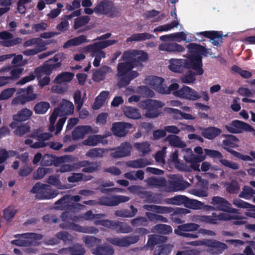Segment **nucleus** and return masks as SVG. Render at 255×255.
<instances>
[{
  "instance_id": "f257e3e1",
  "label": "nucleus",
  "mask_w": 255,
  "mask_h": 255,
  "mask_svg": "<svg viewBox=\"0 0 255 255\" xmlns=\"http://www.w3.org/2000/svg\"><path fill=\"white\" fill-rule=\"evenodd\" d=\"M189 55L187 59H172L169 60V68L174 72H180L184 67L192 69L196 71L197 75L203 74L201 55H206L207 50L202 46L190 43L187 46Z\"/></svg>"
},
{
  "instance_id": "f03ea898",
  "label": "nucleus",
  "mask_w": 255,
  "mask_h": 255,
  "mask_svg": "<svg viewBox=\"0 0 255 255\" xmlns=\"http://www.w3.org/2000/svg\"><path fill=\"white\" fill-rule=\"evenodd\" d=\"M173 176V179L169 181V185H168L165 180L161 178H152L150 180L149 183L154 186L163 187L164 190L167 192L183 190L189 187V183L183 181L182 177L175 175Z\"/></svg>"
},
{
  "instance_id": "7ed1b4c3",
  "label": "nucleus",
  "mask_w": 255,
  "mask_h": 255,
  "mask_svg": "<svg viewBox=\"0 0 255 255\" xmlns=\"http://www.w3.org/2000/svg\"><path fill=\"white\" fill-rule=\"evenodd\" d=\"M194 151L197 155L193 154L192 149L190 148H184L181 151L185 161L190 164L191 170L200 171L199 163L206 159V155L203 154V150L200 146L195 147Z\"/></svg>"
},
{
  "instance_id": "20e7f679",
  "label": "nucleus",
  "mask_w": 255,
  "mask_h": 255,
  "mask_svg": "<svg viewBox=\"0 0 255 255\" xmlns=\"http://www.w3.org/2000/svg\"><path fill=\"white\" fill-rule=\"evenodd\" d=\"M133 67V64L128 60H123L118 66L117 76L119 80L118 86L120 87L128 84L130 81L138 76V73L134 71H130Z\"/></svg>"
},
{
  "instance_id": "39448f33",
  "label": "nucleus",
  "mask_w": 255,
  "mask_h": 255,
  "mask_svg": "<svg viewBox=\"0 0 255 255\" xmlns=\"http://www.w3.org/2000/svg\"><path fill=\"white\" fill-rule=\"evenodd\" d=\"M171 93L175 97L191 101H195L201 98L199 94L195 90L184 86L179 89L178 83H173L170 84Z\"/></svg>"
},
{
  "instance_id": "423d86ee",
  "label": "nucleus",
  "mask_w": 255,
  "mask_h": 255,
  "mask_svg": "<svg viewBox=\"0 0 255 255\" xmlns=\"http://www.w3.org/2000/svg\"><path fill=\"white\" fill-rule=\"evenodd\" d=\"M165 105L164 103L159 100L148 99L139 103L140 108L146 110L145 116L149 118L158 117L161 114L160 109Z\"/></svg>"
},
{
  "instance_id": "0eeeda50",
  "label": "nucleus",
  "mask_w": 255,
  "mask_h": 255,
  "mask_svg": "<svg viewBox=\"0 0 255 255\" xmlns=\"http://www.w3.org/2000/svg\"><path fill=\"white\" fill-rule=\"evenodd\" d=\"M17 94L19 95L13 99L11 102L12 105H24L35 100L37 97V95L33 92V87L31 85L18 89Z\"/></svg>"
},
{
  "instance_id": "6e6552de",
  "label": "nucleus",
  "mask_w": 255,
  "mask_h": 255,
  "mask_svg": "<svg viewBox=\"0 0 255 255\" xmlns=\"http://www.w3.org/2000/svg\"><path fill=\"white\" fill-rule=\"evenodd\" d=\"M145 84L148 85L156 92L162 94L171 93L170 85L167 86L163 79L156 76H149L144 80Z\"/></svg>"
},
{
  "instance_id": "1a4fd4ad",
  "label": "nucleus",
  "mask_w": 255,
  "mask_h": 255,
  "mask_svg": "<svg viewBox=\"0 0 255 255\" xmlns=\"http://www.w3.org/2000/svg\"><path fill=\"white\" fill-rule=\"evenodd\" d=\"M31 192L36 194V197L39 199H49L57 196L58 192L52 189L50 187L40 183H36L31 189Z\"/></svg>"
},
{
  "instance_id": "9d476101",
  "label": "nucleus",
  "mask_w": 255,
  "mask_h": 255,
  "mask_svg": "<svg viewBox=\"0 0 255 255\" xmlns=\"http://www.w3.org/2000/svg\"><path fill=\"white\" fill-rule=\"evenodd\" d=\"M123 58V60H128L129 63L137 66L147 61L148 54L143 51L132 50L125 52Z\"/></svg>"
},
{
  "instance_id": "9b49d317",
  "label": "nucleus",
  "mask_w": 255,
  "mask_h": 255,
  "mask_svg": "<svg viewBox=\"0 0 255 255\" xmlns=\"http://www.w3.org/2000/svg\"><path fill=\"white\" fill-rule=\"evenodd\" d=\"M225 127L229 132L233 133H241L244 131L249 132L255 131L253 128L250 125L239 120L233 121Z\"/></svg>"
},
{
  "instance_id": "f8f14e48",
  "label": "nucleus",
  "mask_w": 255,
  "mask_h": 255,
  "mask_svg": "<svg viewBox=\"0 0 255 255\" xmlns=\"http://www.w3.org/2000/svg\"><path fill=\"white\" fill-rule=\"evenodd\" d=\"M41 239V236L34 233H26L21 235L19 239L13 240L11 244L19 246H25L28 245H35L36 241Z\"/></svg>"
},
{
  "instance_id": "ddd939ff",
  "label": "nucleus",
  "mask_w": 255,
  "mask_h": 255,
  "mask_svg": "<svg viewBox=\"0 0 255 255\" xmlns=\"http://www.w3.org/2000/svg\"><path fill=\"white\" fill-rule=\"evenodd\" d=\"M211 203L218 210L230 213H238V210L233 208L231 204L223 198L219 196L214 197Z\"/></svg>"
},
{
  "instance_id": "4468645a",
  "label": "nucleus",
  "mask_w": 255,
  "mask_h": 255,
  "mask_svg": "<svg viewBox=\"0 0 255 255\" xmlns=\"http://www.w3.org/2000/svg\"><path fill=\"white\" fill-rule=\"evenodd\" d=\"M132 125L128 123L117 122L112 125V131L114 134L118 137L125 136Z\"/></svg>"
},
{
  "instance_id": "2eb2a0df",
  "label": "nucleus",
  "mask_w": 255,
  "mask_h": 255,
  "mask_svg": "<svg viewBox=\"0 0 255 255\" xmlns=\"http://www.w3.org/2000/svg\"><path fill=\"white\" fill-rule=\"evenodd\" d=\"M139 240L138 237H127L126 238H114L108 239L107 241L110 243L119 247H127L130 244L136 243Z\"/></svg>"
},
{
  "instance_id": "dca6fc26",
  "label": "nucleus",
  "mask_w": 255,
  "mask_h": 255,
  "mask_svg": "<svg viewBox=\"0 0 255 255\" xmlns=\"http://www.w3.org/2000/svg\"><path fill=\"white\" fill-rule=\"evenodd\" d=\"M13 35L7 31L1 32H0V39H1V41L0 43L3 46L9 47L19 43L22 41L20 38L17 37L13 39Z\"/></svg>"
},
{
  "instance_id": "f3484780",
  "label": "nucleus",
  "mask_w": 255,
  "mask_h": 255,
  "mask_svg": "<svg viewBox=\"0 0 255 255\" xmlns=\"http://www.w3.org/2000/svg\"><path fill=\"white\" fill-rule=\"evenodd\" d=\"M206 243V246L210 248L209 252L215 255H220L227 249L225 244L216 240H208Z\"/></svg>"
},
{
  "instance_id": "a211bd4d",
  "label": "nucleus",
  "mask_w": 255,
  "mask_h": 255,
  "mask_svg": "<svg viewBox=\"0 0 255 255\" xmlns=\"http://www.w3.org/2000/svg\"><path fill=\"white\" fill-rule=\"evenodd\" d=\"M59 113V117L73 114L74 105L73 103L66 99H63L60 103L59 107L55 108Z\"/></svg>"
},
{
  "instance_id": "6ab92c4d",
  "label": "nucleus",
  "mask_w": 255,
  "mask_h": 255,
  "mask_svg": "<svg viewBox=\"0 0 255 255\" xmlns=\"http://www.w3.org/2000/svg\"><path fill=\"white\" fill-rule=\"evenodd\" d=\"M132 149L131 145L128 143H122L116 151L111 153L114 158H120L128 156L130 154Z\"/></svg>"
},
{
  "instance_id": "aec40b11",
  "label": "nucleus",
  "mask_w": 255,
  "mask_h": 255,
  "mask_svg": "<svg viewBox=\"0 0 255 255\" xmlns=\"http://www.w3.org/2000/svg\"><path fill=\"white\" fill-rule=\"evenodd\" d=\"M106 136H103L99 134H95L89 136L87 139L84 140L82 144L84 145L89 146H95L98 145L99 143L102 144H107V141L105 140L104 138Z\"/></svg>"
},
{
  "instance_id": "412c9836",
  "label": "nucleus",
  "mask_w": 255,
  "mask_h": 255,
  "mask_svg": "<svg viewBox=\"0 0 255 255\" xmlns=\"http://www.w3.org/2000/svg\"><path fill=\"white\" fill-rule=\"evenodd\" d=\"M84 50L89 52L91 57H94L93 65L96 67L100 66L101 59L106 57V53L102 50H95L86 46L84 48Z\"/></svg>"
},
{
  "instance_id": "4be33fe9",
  "label": "nucleus",
  "mask_w": 255,
  "mask_h": 255,
  "mask_svg": "<svg viewBox=\"0 0 255 255\" xmlns=\"http://www.w3.org/2000/svg\"><path fill=\"white\" fill-rule=\"evenodd\" d=\"M200 226L196 223H190L184 224L178 226L174 230V233L177 235L182 236V234H186L187 232H193L198 230Z\"/></svg>"
},
{
  "instance_id": "5701e85b",
  "label": "nucleus",
  "mask_w": 255,
  "mask_h": 255,
  "mask_svg": "<svg viewBox=\"0 0 255 255\" xmlns=\"http://www.w3.org/2000/svg\"><path fill=\"white\" fill-rule=\"evenodd\" d=\"M56 69L53 63H48V61L42 66L39 67L35 70V74L37 79L42 78L44 75H49L54 69Z\"/></svg>"
},
{
  "instance_id": "b1692460",
  "label": "nucleus",
  "mask_w": 255,
  "mask_h": 255,
  "mask_svg": "<svg viewBox=\"0 0 255 255\" xmlns=\"http://www.w3.org/2000/svg\"><path fill=\"white\" fill-rule=\"evenodd\" d=\"M60 226L62 228H69L84 233L92 234L96 233L98 232V230L94 227H82L70 222H69L67 225L61 224Z\"/></svg>"
},
{
  "instance_id": "393cba45",
  "label": "nucleus",
  "mask_w": 255,
  "mask_h": 255,
  "mask_svg": "<svg viewBox=\"0 0 255 255\" xmlns=\"http://www.w3.org/2000/svg\"><path fill=\"white\" fill-rule=\"evenodd\" d=\"M74 77V74L70 72H62L58 74L53 82L59 85L66 84L70 83Z\"/></svg>"
},
{
  "instance_id": "a878e982",
  "label": "nucleus",
  "mask_w": 255,
  "mask_h": 255,
  "mask_svg": "<svg viewBox=\"0 0 255 255\" xmlns=\"http://www.w3.org/2000/svg\"><path fill=\"white\" fill-rule=\"evenodd\" d=\"M93 132L92 127L89 126H78L73 130L72 137L74 139L82 138L86 134Z\"/></svg>"
},
{
  "instance_id": "bb28decb",
  "label": "nucleus",
  "mask_w": 255,
  "mask_h": 255,
  "mask_svg": "<svg viewBox=\"0 0 255 255\" xmlns=\"http://www.w3.org/2000/svg\"><path fill=\"white\" fill-rule=\"evenodd\" d=\"M112 73V69L108 66H103L93 74V79L96 82L103 80L106 77L110 76Z\"/></svg>"
},
{
  "instance_id": "cd10ccee",
  "label": "nucleus",
  "mask_w": 255,
  "mask_h": 255,
  "mask_svg": "<svg viewBox=\"0 0 255 255\" xmlns=\"http://www.w3.org/2000/svg\"><path fill=\"white\" fill-rule=\"evenodd\" d=\"M159 49L171 52H181L184 51L185 48L176 43H166L160 44L159 46Z\"/></svg>"
},
{
  "instance_id": "c85d7f7f",
  "label": "nucleus",
  "mask_w": 255,
  "mask_h": 255,
  "mask_svg": "<svg viewBox=\"0 0 255 255\" xmlns=\"http://www.w3.org/2000/svg\"><path fill=\"white\" fill-rule=\"evenodd\" d=\"M170 160L174 163L175 167L180 171H190L191 170L190 166H189L180 161L177 151L172 153L170 156Z\"/></svg>"
},
{
  "instance_id": "c756f323",
  "label": "nucleus",
  "mask_w": 255,
  "mask_h": 255,
  "mask_svg": "<svg viewBox=\"0 0 255 255\" xmlns=\"http://www.w3.org/2000/svg\"><path fill=\"white\" fill-rule=\"evenodd\" d=\"M91 252L95 255H113L114 250L112 246L105 245L92 249Z\"/></svg>"
},
{
  "instance_id": "7c9ffc66",
  "label": "nucleus",
  "mask_w": 255,
  "mask_h": 255,
  "mask_svg": "<svg viewBox=\"0 0 255 255\" xmlns=\"http://www.w3.org/2000/svg\"><path fill=\"white\" fill-rule=\"evenodd\" d=\"M232 213L224 212L220 213L217 215L215 213H213V218L214 220V224H218L219 221H227L232 219H239L237 215H232Z\"/></svg>"
},
{
  "instance_id": "2f4dec72",
  "label": "nucleus",
  "mask_w": 255,
  "mask_h": 255,
  "mask_svg": "<svg viewBox=\"0 0 255 255\" xmlns=\"http://www.w3.org/2000/svg\"><path fill=\"white\" fill-rule=\"evenodd\" d=\"M32 114V111L27 108H24L13 115V119L14 121L17 122L26 121L30 118Z\"/></svg>"
},
{
  "instance_id": "473e14b6",
  "label": "nucleus",
  "mask_w": 255,
  "mask_h": 255,
  "mask_svg": "<svg viewBox=\"0 0 255 255\" xmlns=\"http://www.w3.org/2000/svg\"><path fill=\"white\" fill-rule=\"evenodd\" d=\"M143 208L147 211L155 212L160 214L169 213L173 211V209L171 207L152 205H145L143 206Z\"/></svg>"
},
{
  "instance_id": "72a5a7b5",
  "label": "nucleus",
  "mask_w": 255,
  "mask_h": 255,
  "mask_svg": "<svg viewBox=\"0 0 255 255\" xmlns=\"http://www.w3.org/2000/svg\"><path fill=\"white\" fill-rule=\"evenodd\" d=\"M222 130L215 127H210L202 129L201 134L205 138L209 139H212L219 135Z\"/></svg>"
},
{
  "instance_id": "f704fd0d",
  "label": "nucleus",
  "mask_w": 255,
  "mask_h": 255,
  "mask_svg": "<svg viewBox=\"0 0 255 255\" xmlns=\"http://www.w3.org/2000/svg\"><path fill=\"white\" fill-rule=\"evenodd\" d=\"M150 161L146 158H139L134 160L128 161L126 162L127 166L133 168H141L149 165Z\"/></svg>"
},
{
  "instance_id": "c9c22d12",
  "label": "nucleus",
  "mask_w": 255,
  "mask_h": 255,
  "mask_svg": "<svg viewBox=\"0 0 255 255\" xmlns=\"http://www.w3.org/2000/svg\"><path fill=\"white\" fill-rule=\"evenodd\" d=\"M172 146L183 148L186 146L185 143L182 141L180 138L176 135L171 134L168 135L165 139Z\"/></svg>"
},
{
  "instance_id": "e433bc0d",
  "label": "nucleus",
  "mask_w": 255,
  "mask_h": 255,
  "mask_svg": "<svg viewBox=\"0 0 255 255\" xmlns=\"http://www.w3.org/2000/svg\"><path fill=\"white\" fill-rule=\"evenodd\" d=\"M105 217V215L104 214H98L95 215L91 211H89L85 213L82 217L74 216L72 217L71 219L72 221L75 222L80 221L81 220V218H83L86 220H94L95 221V220H98V219H101Z\"/></svg>"
},
{
  "instance_id": "4c0bfd02",
  "label": "nucleus",
  "mask_w": 255,
  "mask_h": 255,
  "mask_svg": "<svg viewBox=\"0 0 255 255\" xmlns=\"http://www.w3.org/2000/svg\"><path fill=\"white\" fill-rule=\"evenodd\" d=\"M23 46L24 47L34 46V48L44 50L46 49L45 43L39 38H34L27 40L24 43Z\"/></svg>"
},
{
  "instance_id": "58836bf2",
  "label": "nucleus",
  "mask_w": 255,
  "mask_h": 255,
  "mask_svg": "<svg viewBox=\"0 0 255 255\" xmlns=\"http://www.w3.org/2000/svg\"><path fill=\"white\" fill-rule=\"evenodd\" d=\"M70 253L71 255H83L85 253V249L79 245H76L68 249H63L59 251L60 254Z\"/></svg>"
},
{
  "instance_id": "ea45409f",
  "label": "nucleus",
  "mask_w": 255,
  "mask_h": 255,
  "mask_svg": "<svg viewBox=\"0 0 255 255\" xmlns=\"http://www.w3.org/2000/svg\"><path fill=\"white\" fill-rule=\"evenodd\" d=\"M112 7L111 2L103 1L99 3L95 8L94 10L98 14H104L108 15L109 11Z\"/></svg>"
},
{
  "instance_id": "a19ab883",
  "label": "nucleus",
  "mask_w": 255,
  "mask_h": 255,
  "mask_svg": "<svg viewBox=\"0 0 255 255\" xmlns=\"http://www.w3.org/2000/svg\"><path fill=\"white\" fill-rule=\"evenodd\" d=\"M175 41L177 42H180L184 40L186 42H190L194 40L195 37L191 33L188 32H178L175 33Z\"/></svg>"
},
{
  "instance_id": "79ce46f5",
  "label": "nucleus",
  "mask_w": 255,
  "mask_h": 255,
  "mask_svg": "<svg viewBox=\"0 0 255 255\" xmlns=\"http://www.w3.org/2000/svg\"><path fill=\"white\" fill-rule=\"evenodd\" d=\"M186 197L182 195H177L173 198L165 199L164 200V203L166 204L179 206L186 203Z\"/></svg>"
},
{
  "instance_id": "37998d69",
  "label": "nucleus",
  "mask_w": 255,
  "mask_h": 255,
  "mask_svg": "<svg viewBox=\"0 0 255 255\" xmlns=\"http://www.w3.org/2000/svg\"><path fill=\"white\" fill-rule=\"evenodd\" d=\"M86 41V37L85 35H81L67 41L63 45V47L67 48L70 46H77Z\"/></svg>"
},
{
  "instance_id": "c03bdc74",
  "label": "nucleus",
  "mask_w": 255,
  "mask_h": 255,
  "mask_svg": "<svg viewBox=\"0 0 255 255\" xmlns=\"http://www.w3.org/2000/svg\"><path fill=\"white\" fill-rule=\"evenodd\" d=\"M113 149L109 148L107 149L101 148H94L90 149L86 152V156L90 158L101 157L103 156L106 151L112 150Z\"/></svg>"
},
{
  "instance_id": "a18cd8bd",
  "label": "nucleus",
  "mask_w": 255,
  "mask_h": 255,
  "mask_svg": "<svg viewBox=\"0 0 255 255\" xmlns=\"http://www.w3.org/2000/svg\"><path fill=\"white\" fill-rule=\"evenodd\" d=\"M151 232L152 233L161 234H169L172 233V229L171 227L169 225L159 224L153 227L151 229Z\"/></svg>"
},
{
  "instance_id": "49530a36",
  "label": "nucleus",
  "mask_w": 255,
  "mask_h": 255,
  "mask_svg": "<svg viewBox=\"0 0 255 255\" xmlns=\"http://www.w3.org/2000/svg\"><path fill=\"white\" fill-rule=\"evenodd\" d=\"M109 94V93L107 91L102 92L100 95L96 98L95 102L93 105V108L95 110L100 109L108 97Z\"/></svg>"
},
{
  "instance_id": "de8ad7c7",
  "label": "nucleus",
  "mask_w": 255,
  "mask_h": 255,
  "mask_svg": "<svg viewBox=\"0 0 255 255\" xmlns=\"http://www.w3.org/2000/svg\"><path fill=\"white\" fill-rule=\"evenodd\" d=\"M125 115L128 118L138 119L141 117L138 110L131 107H126L124 108Z\"/></svg>"
},
{
  "instance_id": "09e8293b",
  "label": "nucleus",
  "mask_w": 255,
  "mask_h": 255,
  "mask_svg": "<svg viewBox=\"0 0 255 255\" xmlns=\"http://www.w3.org/2000/svg\"><path fill=\"white\" fill-rule=\"evenodd\" d=\"M50 108V104L46 102H40L37 103L34 107L33 110L37 114L42 115L45 114Z\"/></svg>"
},
{
  "instance_id": "8fccbe9b",
  "label": "nucleus",
  "mask_w": 255,
  "mask_h": 255,
  "mask_svg": "<svg viewBox=\"0 0 255 255\" xmlns=\"http://www.w3.org/2000/svg\"><path fill=\"white\" fill-rule=\"evenodd\" d=\"M237 138L233 135H229L223 141V147L228 151V150H232L230 147H236L237 146Z\"/></svg>"
},
{
  "instance_id": "3c124183",
  "label": "nucleus",
  "mask_w": 255,
  "mask_h": 255,
  "mask_svg": "<svg viewBox=\"0 0 255 255\" xmlns=\"http://www.w3.org/2000/svg\"><path fill=\"white\" fill-rule=\"evenodd\" d=\"M152 37V35L147 33H136L128 38L127 39V41H140L146 39H149Z\"/></svg>"
},
{
  "instance_id": "603ef678",
  "label": "nucleus",
  "mask_w": 255,
  "mask_h": 255,
  "mask_svg": "<svg viewBox=\"0 0 255 255\" xmlns=\"http://www.w3.org/2000/svg\"><path fill=\"white\" fill-rule=\"evenodd\" d=\"M191 220L193 221L198 223H205L214 224L213 213L211 215H195L192 217Z\"/></svg>"
},
{
  "instance_id": "864d4df0",
  "label": "nucleus",
  "mask_w": 255,
  "mask_h": 255,
  "mask_svg": "<svg viewBox=\"0 0 255 255\" xmlns=\"http://www.w3.org/2000/svg\"><path fill=\"white\" fill-rule=\"evenodd\" d=\"M65 58V54L62 52H60L55 54L52 58L49 59L48 63H53V65L57 69L61 66L62 62Z\"/></svg>"
},
{
  "instance_id": "5fc2aeb1",
  "label": "nucleus",
  "mask_w": 255,
  "mask_h": 255,
  "mask_svg": "<svg viewBox=\"0 0 255 255\" xmlns=\"http://www.w3.org/2000/svg\"><path fill=\"white\" fill-rule=\"evenodd\" d=\"M167 240V238L164 236L151 235L148 236V241L147 246L152 247L157 244L164 242Z\"/></svg>"
},
{
  "instance_id": "6e6d98bb",
  "label": "nucleus",
  "mask_w": 255,
  "mask_h": 255,
  "mask_svg": "<svg viewBox=\"0 0 255 255\" xmlns=\"http://www.w3.org/2000/svg\"><path fill=\"white\" fill-rule=\"evenodd\" d=\"M172 246L169 245L158 246L154 251L153 255H168Z\"/></svg>"
},
{
  "instance_id": "4d7b16f0",
  "label": "nucleus",
  "mask_w": 255,
  "mask_h": 255,
  "mask_svg": "<svg viewBox=\"0 0 255 255\" xmlns=\"http://www.w3.org/2000/svg\"><path fill=\"white\" fill-rule=\"evenodd\" d=\"M17 155V152L14 150L7 151L5 149L0 150V164L4 162L7 159Z\"/></svg>"
},
{
  "instance_id": "13d9d810",
  "label": "nucleus",
  "mask_w": 255,
  "mask_h": 255,
  "mask_svg": "<svg viewBox=\"0 0 255 255\" xmlns=\"http://www.w3.org/2000/svg\"><path fill=\"white\" fill-rule=\"evenodd\" d=\"M47 182L49 184L55 186L58 189H64L67 188L65 185L62 184L58 176L55 175L50 176L47 179Z\"/></svg>"
},
{
  "instance_id": "bf43d9fd",
  "label": "nucleus",
  "mask_w": 255,
  "mask_h": 255,
  "mask_svg": "<svg viewBox=\"0 0 255 255\" xmlns=\"http://www.w3.org/2000/svg\"><path fill=\"white\" fill-rule=\"evenodd\" d=\"M186 206L194 210H200L203 208L204 203L195 199H191L187 198Z\"/></svg>"
},
{
  "instance_id": "052dcab7",
  "label": "nucleus",
  "mask_w": 255,
  "mask_h": 255,
  "mask_svg": "<svg viewBox=\"0 0 255 255\" xmlns=\"http://www.w3.org/2000/svg\"><path fill=\"white\" fill-rule=\"evenodd\" d=\"M134 146L138 151L141 152L143 154L148 153L151 151L150 144L147 142L135 143Z\"/></svg>"
},
{
  "instance_id": "680f3d73",
  "label": "nucleus",
  "mask_w": 255,
  "mask_h": 255,
  "mask_svg": "<svg viewBox=\"0 0 255 255\" xmlns=\"http://www.w3.org/2000/svg\"><path fill=\"white\" fill-rule=\"evenodd\" d=\"M254 194H255V192L251 187L245 186L240 193L239 197L248 200L251 199Z\"/></svg>"
},
{
  "instance_id": "e2e57ef3",
  "label": "nucleus",
  "mask_w": 255,
  "mask_h": 255,
  "mask_svg": "<svg viewBox=\"0 0 255 255\" xmlns=\"http://www.w3.org/2000/svg\"><path fill=\"white\" fill-rule=\"evenodd\" d=\"M117 222H114L108 220H100L99 219L94 221V223L96 225H102L105 227L112 229H116V226L117 225Z\"/></svg>"
},
{
  "instance_id": "0e129e2a",
  "label": "nucleus",
  "mask_w": 255,
  "mask_h": 255,
  "mask_svg": "<svg viewBox=\"0 0 255 255\" xmlns=\"http://www.w3.org/2000/svg\"><path fill=\"white\" fill-rule=\"evenodd\" d=\"M131 212H128L127 211H116L115 214L117 216L122 217H132L134 216L137 212L136 209L134 208L132 205L130 207Z\"/></svg>"
},
{
  "instance_id": "69168bd1",
  "label": "nucleus",
  "mask_w": 255,
  "mask_h": 255,
  "mask_svg": "<svg viewBox=\"0 0 255 255\" xmlns=\"http://www.w3.org/2000/svg\"><path fill=\"white\" fill-rule=\"evenodd\" d=\"M51 172V170L48 168L39 167L33 174L34 179L39 180L42 179L46 174Z\"/></svg>"
},
{
  "instance_id": "338daca9",
  "label": "nucleus",
  "mask_w": 255,
  "mask_h": 255,
  "mask_svg": "<svg viewBox=\"0 0 255 255\" xmlns=\"http://www.w3.org/2000/svg\"><path fill=\"white\" fill-rule=\"evenodd\" d=\"M233 204L236 207L241 208L252 209L255 208V206L245 202L239 198L235 199L233 201Z\"/></svg>"
},
{
  "instance_id": "774afa93",
  "label": "nucleus",
  "mask_w": 255,
  "mask_h": 255,
  "mask_svg": "<svg viewBox=\"0 0 255 255\" xmlns=\"http://www.w3.org/2000/svg\"><path fill=\"white\" fill-rule=\"evenodd\" d=\"M136 92L144 97H153L154 92L148 87L145 86L138 87L136 89Z\"/></svg>"
}]
</instances>
